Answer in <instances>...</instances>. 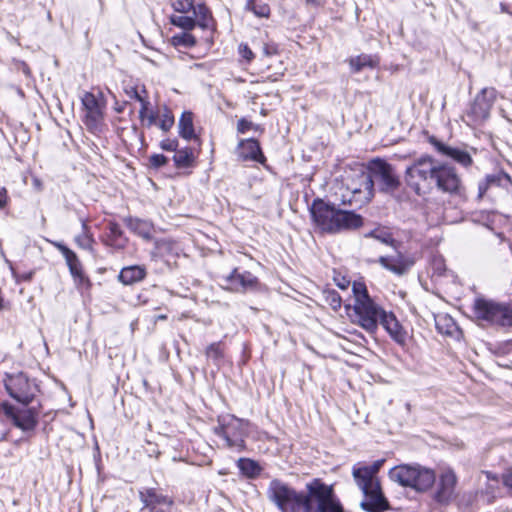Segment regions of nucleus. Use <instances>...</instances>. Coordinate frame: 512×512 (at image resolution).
<instances>
[{"instance_id": "obj_1", "label": "nucleus", "mask_w": 512, "mask_h": 512, "mask_svg": "<svg viewBox=\"0 0 512 512\" xmlns=\"http://www.w3.org/2000/svg\"><path fill=\"white\" fill-rule=\"evenodd\" d=\"M405 181L419 196L427 194L435 186L451 196L466 197V189L456 168L429 155L419 157L406 168Z\"/></svg>"}, {"instance_id": "obj_2", "label": "nucleus", "mask_w": 512, "mask_h": 512, "mask_svg": "<svg viewBox=\"0 0 512 512\" xmlns=\"http://www.w3.org/2000/svg\"><path fill=\"white\" fill-rule=\"evenodd\" d=\"M375 185L381 193L390 196H395L401 186L394 167L380 158L371 160L368 164V172L360 173L348 184L347 189L351 196L348 199L343 196L342 203L361 208L374 197Z\"/></svg>"}, {"instance_id": "obj_3", "label": "nucleus", "mask_w": 512, "mask_h": 512, "mask_svg": "<svg viewBox=\"0 0 512 512\" xmlns=\"http://www.w3.org/2000/svg\"><path fill=\"white\" fill-rule=\"evenodd\" d=\"M309 210L313 222L323 232L335 234L343 230L358 229L363 225L361 215L339 209L321 198L314 199Z\"/></svg>"}, {"instance_id": "obj_4", "label": "nucleus", "mask_w": 512, "mask_h": 512, "mask_svg": "<svg viewBox=\"0 0 512 512\" xmlns=\"http://www.w3.org/2000/svg\"><path fill=\"white\" fill-rule=\"evenodd\" d=\"M389 478L402 487L417 492L429 490L435 483L436 476L432 469L419 464H400L389 471Z\"/></svg>"}, {"instance_id": "obj_5", "label": "nucleus", "mask_w": 512, "mask_h": 512, "mask_svg": "<svg viewBox=\"0 0 512 512\" xmlns=\"http://www.w3.org/2000/svg\"><path fill=\"white\" fill-rule=\"evenodd\" d=\"M249 424L248 420L228 414L218 417L217 425L213 428V432L224 440L225 447L241 452L246 448V427Z\"/></svg>"}, {"instance_id": "obj_6", "label": "nucleus", "mask_w": 512, "mask_h": 512, "mask_svg": "<svg viewBox=\"0 0 512 512\" xmlns=\"http://www.w3.org/2000/svg\"><path fill=\"white\" fill-rule=\"evenodd\" d=\"M474 315L478 320L491 325L512 326V304L497 303L492 300L477 298L473 305Z\"/></svg>"}, {"instance_id": "obj_7", "label": "nucleus", "mask_w": 512, "mask_h": 512, "mask_svg": "<svg viewBox=\"0 0 512 512\" xmlns=\"http://www.w3.org/2000/svg\"><path fill=\"white\" fill-rule=\"evenodd\" d=\"M4 386L8 395L24 406H28L39 392L36 380L23 372L6 374Z\"/></svg>"}, {"instance_id": "obj_8", "label": "nucleus", "mask_w": 512, "mask_h": 512, "mask_svg": "<svg viewBox=\"0 0 512 512\" xmlns=\"http://www.w3.org/2000/svg\"><path fill=\"white\" fill-rule=\"evenodd\" d=\"M352 309L353 314L350 315L352 322L363 328L370 335H374L377 332L382 314L386 312L372 298H366V300L361 302H354Z\"/></svg>"}, {"instance_id": "obj_9", "label": "nucleus", "mask_w": 512, "mask_h": 512, "mask_svg": "<svg viewBox=\"0 0 512 512\" xmlns=\"http://www.w3.org/2000/svg\"><path fill=\"white\" fill-rule=\"evenodd\" d=\"M1 410L13 425L23 432L33 431L38 424L39 412L35 407L16 408L8 402H2Z\"/></svg>"}, {"instance_id": "obj_10", "label": "nucleus", "mask_w": 512, "mask_h": 512, "mask_svg": "<svg viewBox=\"0 0 512 512\" xmlns=\"http://www.w3.org/2000/svg\"><path fill=\"white\" fill-rule=\"evenodd\" d=\"M363 493V500L360 507L366 512H384L390 509V504L384 493L380 482L368 483L365 486L362 482H355Z\"/></svg>"}, {"instance_id": "obj_11", "label": "nucleus", "mask_w": 512, "mask_h": 512, "mask_svg": "<svg viewBox=\"0 0 512 512\" xmlns=\"http://www.w3.org/2000/svg\"><path fill=\"white\" fill-rule=\"evenodd\" d=\"M139 499L150 512H173V499L156 488H142Z\"/></svg>"}, {"instance_id": "obj_12", "label": "nucleus", "mask_w": 512, "mask_h": 512, "mask_svg": "<svg viewBox=\"0 0 512 512\" xmlns=\"http://www.w3.org/2000/svg\"><path fill=\"white\" fill-rule=\"evenodd\" d=\"M493 189H499L506 194H512V179L503 170H497L493 173L485 175V177L478 183L477 199L481 200L484 196Z\"/></svg>"}, {"instance_id": "obj_13", "label": "nucleus", "mask_w": 512, "mask_h": 512, "mask_svg": "<svg viewBox=\"0 0 512 512\" xmlns=\"http://www.w3.org/2000/svg\"><path fill=\"white\" fill-rule=\"evenodd\" d=\"M495 100V90L493 88H483L475 97L473 103L467 111V116L473 122H482L490 115V110Z\"/></svg>"}, {"instance_id": "obj_14", "label": "nucleus", "mask_w": 512, "mask_h": 512, "mask_svg": "<svg viewBox=\"0 0 512 512\" xmlns=\"http://www.w3.org/2000/svg\"><path fill=\"white\" fill-rule=\"evenodd\" d=\"M226 283L225 289L236 292L246 293L256 290L259 285V279L249 271L240 272L238 268H234L232 272L224 277Z\"/></svg>"}, {"instance_id": "obj_15", "label": "nucleus", "mask_w": 512, "mask_h": 512, "mask_svg": "<svg viewBox=\"0 0 512 512\" xmlns=\"http://www.w3.org/2000/svg\"><path fill=\"white\" fill-rule=\"evenodd\" d=\"M428 142L441 156L451 159L464 168H468L473 164L472 156L465 148L447 145L435 136H430Z\"/></svg>"}, {"instance_id": "obj_16", "label": "nucleus", "mask_w": 512, "mask_h": 512, "mask_svg": "<svg viewBox=\"0 0 512 512\" xmlns=\"http://www.w3.org/2000/svg\"><path fill=\"white\" fill-rule=\"evenodd\" d=\"M81 101L86 110L85 124L89 128L97 127L103 119L104 103L91 92H85Z\"/></svg>"}, {"instance_id": "obj_17", "label": "nucleus", "mask_w": 512, "mask_h": 512, "mask_svg": "<svg viewBox=\"0 0 512 512\" xmlns=\"http://www.w3.org/2000/svg\"><path fill=\"white\" fill-rule=\"evenodd\" d=\"M377 262L386 270L401 276L414 265V260L399 253L396 256H380Z\"/></svg>"}, {"instance_id": "obj_18", "label": "nucleus", "mask_w": 512, "mask_h": 512, "mask_svg": "<svg viewBox=\"0 0 512 512\" xmlns=\"http://www.w3.org/2000/svg\"><path fill=\"white\" fill-rule=\"evenodd\" d=\"M384 462V459H379L374 461L371 465H363L362 463L355 464L352 468V475L355 482H362L364 486L365 482H380L377 478V474Z\"/></svg>"}, {"instance_id": "obj_19", "label": "nucleus", "mask_w": 512, "mask_h": 512, "mask_svg": "<svg viewBox=\"0 0 512 512\" xmlns=\"http://www.w3.org/2000/svg\"><path fill=\"white\" fill-rule=\"evenodd\" d=\"M382 327L387 331L390 337L398 344L404 345L407 338V333L397 320L392 312H385L379 322Z\"/></svg>"}, {"instance_id": "obj_20", "label": "nucleus", "mask_w": 512, "mask_h": 512, "mask_svg": "<svg viewBox=\"0 0 512 512\" xmlns=\"http://www.w3.org/2000/svg\"><path fill=\"white\" fill-rule=\"evenodd\" d=\"M104 244L115 250H123L128 244V238L125 236L120 225L115 221H109L106 225Z\"/></svg>"}, {"instance_id": "obj_21", "label": "nucleus", "mask_w": 512, "mask_h": 512, "mask_svg": "<svg viewBox=\"0 0 512 512\" xmlns=\"http://www.w3.org/2000/svg\"><path fill=\"white\" fill-rule=\"evenodd\" d=\"M456 482V476L452 471L449 470L442 473L435 494L436 501L439 503L450 501L454 494Z\"/></svg>"}, {"instance_id": "obj_22", "label": "nucleus", "mask_w": 512, "mask_h": 512, "mask_svg": "<svg viewBox=\"0 0 512 512\" xmlns=\"http://www.w3.org/2000/svg\"><path fill=\"white\" fill-rule=\"evenodd\" d=\"M239 157L244 161L251 160L259 163H264L266 160L259 142L253 138L240 141Z\"/></svg>"}, {"instance_id": "obj_23", "label": "nucleus", "mask_w": 512, "mask_h": 512, "mask_svg": "<svg viewBox=\"0 0 512 512\" xmlns=\"http://www.w3.org/2000/svg\"><path fill=\"white\" fill-rule=\"evenodd\" d=\"M124 222L131 232L143 238L144 240L149 241L153 238L154 225L152 222L131 216L126 217Z\"/></svg>"}, {"instance_id": "obj_24", "label": "nucleus", "mask_w": 512, "mask_h": 512, "mask_svg": "<svg viewBox=\"0 0 512 512\" xmlns=\"http://www.w3.org/2000/svg\"><path fill=\"white\" fill-rule=\"evenodd\" d=\"M434 321L435 327L440 334L454 339L460 338L461 330L450 315L446 313H439L434 316Z\"/></svg>"}, {"instance_id": "obj_25", "label": "nucleus", "mask_w": 512, "mask_h": 512, "mask_svg": "<svg viewBox=\"0 0 512 512\" xmlns=\"http://www.w3.org/2000/svg\"><path fill=\"white\" fill-rule=\"evenodd\" d=\"M50 243L62 254L69 268L71 276H79L83 270L82 263L76 253L68 248L64 243L58 241H50Z\"/></svg>"}, {"instance_id": "obj_26", "label": "nucleus", "mask_w": 512, "mask_h": 512, "mask_svg": "<svg viewBox=\"0 0 512 512\" xmlns=\"http://www.w3.org/2000/svg\"><path fill=\"white\" fill-rule=\"evenodd\" d=\"M147 276V270L143 265H131L123 267L118 275V280L123 285H133L139 283Z\"/></svg>"}, {"instance_id": "obj_27", "label": "nucleus", "mask_w": 512, "mask_h": 512, "mask_svg": "<svg viewBox=\"0 0 512 512\" xmlns=\"http://www.w3.org/2000/svg\"><path fill=\"white\" fill-rule=\"evenodd\" d=\"M192 14V17H194L196 20V25L202 29H208L212 26V14L204 3H195Z\"/></svg>"}, {"instance_id": "obj_28", "label": "nucleus", "mask_w": 512, "mask_h": 512, "mask_svg": "<svg viewBox=\"0 0 512 512\" xmlns=\"http://www.w3.org/2000/svg\"><path fill=\"white\" fill-rule=\"evenodd\" d=\"M179 135L185 140L196 138L193 125V113L184 111L178 123Z\"/></svg>"}, {"instance_id": "obj_29", "label": "nucleus", "mask_w": 512, "mask_h": 512, "mask_svg": "<svg viewBox=\"0 0 512 512\" xmlns=\"http://www.w3.org/2000/svg\"><path fill=\"white\" fill-rule=\"evenodd\" d=\"M173 161L177 169L192 167L195 162L193 149L191 147L177 149L173 156Z\"/></svg>"}, {"instance_id": "obj_30", "label": "nucleus", "mask_w": 512, "mask_h": 512, "mask_svg": "<svg viewBox=\"0 0 512 512\" xmlns=\"http://www.w3.org/2000/svg\"><path fill=\"white\" fill-rule=\"evenodd\" d=\"M126 94L131 99H135L136 101L140 102L141 108L139 111V117L141 120H144L146 112H148L150 102L147 99V91L145 87H143L140 90H138L137 87H131L129 90H126Z\"/></svg>"}, {"instance_id": "obj_31", "label": "nucleus", "mask_w": 512, "mask_h": 512, "mask_svg": "<svg viewBox=\"0 0 512 512\" xmlns=\"http://www.w3.org/2000/svg\"><path fill=\"white\" fill-rule=\"evenodd\" d=\"M237 467L239 468L242 474L249 478L256 477L261 471L259 464L256 461L251 460L249 458H240L237 461Z\"/></svg>"}, {"instance_id": "obj_32", "label": "nucleus", "mask_w": 512, "mask_h": 512, "mask_svg": "<svg viewBox=\"0 0 512 512\" xmlns=\"http://www.w3.org/2000/svg\"><path fill=\"white\" fill-rule=\"evenodd\" d=\"M245 9L260 18H268L270 15L269 5L264 2H257L256 0H247Z\"/></svg>"}, {"instance_id": "obj_33", "label": "nucleus", "mask_w": 512, "mask_h": 512, "mask_svg": "<svg viewBox=\"0 0 512 512\" xmlns=\"http://www.w3.org/2000/svg\"><path fill=\"white\" fill-rule=\"evenodd\" d=\"M349 64L354 72H360L365 67H374L375 61L370 55L362 54L351 58Z\"/></svg>"}, {"instance_id": "obj_34", "label": "nucleus", "mask_w": 512, "mask_h": 512, "mask_svg": "<svg viewBox=\"0 0 512 512\" xmlns=\"http://www.w3.org/2000/svg\"><path fill=\"white\" fill-rule=\"evenodd\" d=\"M75 242L82 249L92 250L94 239L89 233V227L85 221L82 222V232L75 237Z\"/></svg>"}, {"instance_id": "obj_35", "label": "nucleus", "mask_w": 512, "mask_h": 512, "mask_svg": "<svg viewBox=\"0 0 512 512\" xmlns=\"http://www.w3.org/2000/svg\"><path fill=\"white\" fill-rule=\"evenodd\" d=\"M170 22L185 31H190L196 26V20L192 16L186 15H173L170 17Z\"/></svg>"}, {"instance_id": "obj_36", "label": "nucleus", "mask_w": 512, "mask_h": 512, "mask_svg": "<svg viewBox=\"0 0 512 512\" xmlns=\"http://www.w3.org/2000/svg\"><path fill=\"white\" fill-rule=\"evenodd\" d=\"M172 44L174 46H182L185 48H191L196 45V39L188 31H184V32L175 34L172 37Z\"/></svg>"}, {"instance_id": "obj_37", "label": "nucleus", "mask_w": 512, "mask_h": 512, "mask_svg": "<svg viewBox=\"0 0 512 512\" xmlns=\"http://www.w3.org/2000/svg\"><path fill=\"white\" fill-rule=\"evenodd\" d=\"M206 356L212 359L215 363H219L223 359V350L221 348V342H215L210 344L206 348Z\"/></svg>"}, {"instance_id": "obj_38", "label": "nucleus", "mask_w": 512, "mask_h": 512, "mask_svg": "<svg viewBox=\"0 0 512 512\" xmlns=\"http://www.w3.org/2000/svg\"><path fill=\"white\" fill-rule=\"evenodd\" d=\"M171 5L176 12L187 14L192 12L195 2L193 0H171Z\"/></svg>"}, {"instance_id": "obj_39", "label": "nucleus", "mask_w": 512, "mask_h": 512, "mask_svg": "<svg viewBox=\"0 0 512 512\" xmlns=\"http://www.w3.org/2000/svg\"><path fill=\"white\" fill-rule=\"evenodd\" d=\"M367 237H372L381 243L387 244V245H393L395 240L393 239L392 235L388 232L381 231V230H373L370 233L366 235Z\"/></svg>"}, {"instance_id": "obj_40", "label": "nucleus", "mask_w": 512, "mask_h": 512, "mask_svg": "<svg viewBox=\"0 0 512 512\" xmlns=\"http://www.w3.org/2000/svg\"><path fill=\"white\" fill-rule=\"evenodd\" d=\"M354 302L364 301L366 298H371L368 294L365 284L360 282H354L353 284Z\"/></svg>"}, {"instance_id": "obj_41", "label": "nucleus", "mask_w": 512, "mask_h": 512, "mask_svg": "<svg viewBox=\"0 0 512 512\" xmlns=\"http://www.w3.org/2000/svg\"><path fill=\"white\" fill-rule=\"evenodd\" d=\"M149 166L154 169H159L168 163V158L163 154H153L149 157Z\"/></svg>"}, {"instance_id": "obj_42", "label": "nucleus", "mask_w": 512, "mask_h": 512, "mask_svg": "<svg viewBox=\"0 0 512 512\" xmlns=\"http://www.w3.org/2000/svg\"><path fill=\"white\" fill-rule=\"evenodd\" d=\"M326 301L334 310H338L342 304L341 297L336 291H328L326 295Z\"/></svg>"}, {"instance_id": "obj_43", "label": "nucleus", "mask_w": 512, "mask_h": 512, "mask_svg": "<svg viewBox=\"0 0 512 512\" xmlns=\"http://www.w3.org/2000/svg\"><path fill=\"white\" fill-rule=\"evenodd\" d=\"M174 125V117L170 112H166L163 114L160 122H159V128L163 130L164 132L169 131L172 126Z\"/></svg>"}, {"instance_id": "obj_44", "label": "nucleus", "mask_w": 512, "mask_h": 512, "mask_svg": "<svg viewBox=\"0 0 512 512\" xmlns=\"http://www.w3.org/2000/svg\"><path fill=\"white\" fill-rule=\"evenodd\" d=\"M179 143L177 139H164L160 142V148L165 151L176 152L178 149Z\"/></svg>"}, {"instance_id": "obj_45", "label": "nucleus", "mask_w": 512, "mask_h": 512, "mask_svg": "<svg viewBox=\"0 0 512 512\" xmlns=\"http://www.w3.org/2000/svg\"><path fill=\"white\" fill-rule=\"evenodd\" d=\"M239 54L248 62L254 58V54L247 44L242 43L239 45Z\"/></svg>"}, {"instance_id": "obj_46", "label": "nucleus", "mask_w": 512, "mask_h": 512, "mask_svg": "<svg viewBox=\"0 0 512 512\" xmlns=\"http://www.w3.org/2000/svg\"><path fill=\"white\" fill-rule=\"evenodd\" d=\"M253 127V123L245 118H241L237 123V131L241 134L246 133Z\"/></svg>"}, {"instance_id": "obj_47", "label": "nucleus", "mask_w": 512, "mask_h": 512, "mask_svg": "<svg viewBox=\"0 0 512 512\" xmlns=\"http://www.w3.org/2000/svg\"><path fill=\"white\" fill-rule=\"evenodd\" d=\"M74 281L81 286H85L89 288L91 286V282L89 278L84 274L83 270L80 272L79 276H72Z\"/></svg>"}, {"instance_id": "obj_48", "label": "nucleus", "mask_w": 512, "mask_h": 512, "mask_svg": "<svg viewBox=\"0 0 512 512\" xmlns=\"http://www.w3.org/2000/svg\"><path fill=\"white\" fill-rule=\"evenodd\" d=\"M503 483L505 487L508 489L509 493L512 495V469H509L503 475Z\"/></svg>"}, {"instance_id": "obj_49", "label": "nucleus", "mask_w": 512, "mask_h": 512, "mask_svg": "<svg viewBox=\"0 0 512 512\" xmlns=\"http://www.w3.org/2000/svg\"><path fill=\"white\" fill-rule=\"evenodd\" d=\"M8 203L7 190L4 187L0 188V209H4Z\"/></svg>"}, {"instance_id": "obj_50", "label": "nucleus", "mask_w": 512, "mask_h": 512, "mask_svg": "<svg viewBox=\"0 0 512 512\" xmlns=\"http://www.w3.org/2000/svg\"><path fill=\"white\" fill-rule=\"evenodd\" d=\"M33 274L34 272L33 271H29V272H24L22 274H18L17 275V280L18 281H30L33 277Z\"/></svg>"}, {"instance_id": "obj_51", "label": "nucleus", "mask_w": 512, "mask_h": 512, "mask_svg": "<svg viewBox=\"0 0 512 512\" xmlns=\"http://www.w3.org/2000/svg\"><path fill=\"white\" fill-rule=\"evenodd\" d=\"M145 118L147 119L148 126H151V125L155 124V122H156V115L154 113H151L150 115H147V113H146L144 119Z\"/></svg>"}, {"instance_id": "obj_52", "label": "nucleus", "mask_w": 512, "mask_h": 512, "mask_svg": "<svg viewBox=\"0 0 512 512\" xmlns=\"http://www.w3.org/2000/svg\"><path fill=\"white\" fill-rule=\"evenodd\" d=\"M305 1L309 5H314V6L320 5V1L319 0H305Z\"/></svg>"}, {"instance_id": "obj_53", "label": "nucleus", "mask_w": 512, "mask_h": 512, "mask_svg": "<svg viewBox=\"0 0 512 512\" xmlns=\"http://www.w3.org/2000/svg\"><path fill=\"white\" fill-rule=\"evenodd\" d=\"M6 436H7V433H4V434L2 435V437H1V439H5V438H6Z\"/></svg>"}]
</instances>
